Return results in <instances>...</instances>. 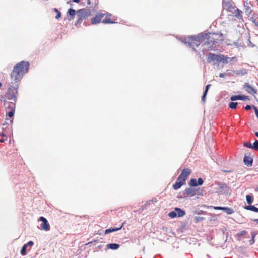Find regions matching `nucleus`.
Segmentation results:
<instances>
[{"label":"nucleus","instance_id":"nucleus-6","mask_svg":"<svg viewBox=\"0 0 258 258\" xmlns=\"http://www.w3.org/2000/svg\"><path fill=\"white\" fill-rule=\"evenodd\" d=\"M77 14L78 19L75 22V26L80 25L84 19L89 17L91 15V10L89 8H82L77 10Z\"/></svg>","mask_w":258,"mask_h":258},{"label":"nucleus","instance_id":"nucleus-49","mask_svg":"<svg viewBox=\"0 0 258 258\" xmlns=\"http://www.w3.org/2000/svg\"><path fill=\"white\" fill-rule=\"evenodd\" d=\"M253 109L255 112V114L257 118H258V109L257 108L254 106V105H252Z\"/></svg>","mask_w":258,"mask_h":258},{"label":"nucleus","instance_id":"nucleus-29","mask_svg":"<svg viewBox=\"0 0 258 258\" xmlns=\"http://www.w3.org/2000/svg\"><path fill=\"white\" fill-rule=\"evenodd\" d=\"M222 3L228 9H231L232 7L230 0H222Z\"/></svg>","mask_w":258,"mask_h":258},{"label":"nucleus","instance_id":"nucleus-64","mask_svg":"<svg viewBox=\"0 0 258 258\" xmlns=\"http://www.w3.org/2000/svg\"><path fill=\"white\" fill-rule=\"evenodd\" d=\"M252 221L253 222H256L257 223H258V219H253Z\"/></svg>","mask_w":258,"mask_h":258},{"label":"nucleus","instance_id":"nucleus-51","mask_svg":"<svg viewBox=\"0 0 258 258\" xmlns=\"http://www.w3.org/2000/svg\"><path fill=\"white\" fill-rule=\"evenodd\" d=\"M6 99H6V97H3V96L1 97V99H0L1 102H4V104L5 106H6V103H7Z\"/></svg>","mask_w":258,"mask_h":258},{"label":"nucleus","instance_id":"nucleus-26","mask_svg":"<svg viewBox=\"0 0 258 258\" xmlns=\"http://www.w3.org/2000/svg\"><path fill=\"white\" fill-rule=\"evenodd\" d=\"M28 247L27 245L26 244H24L20 250V253L22 256H25L27 254V248Z\"/></svg>","mask_w":258,"mask_h":258},{"label":"nucleus","instance_id":"nucleus-35","mask_svg":"<svg viewBox=\"0 0 258 258\" xmlns=\"http://www.w3.org/2000/svg\"><path fill=\"white\" fill-rule=\"evenodd\" d=\"M8 103L9 104L6 107L8 109H9L10 110H11L12 108L14 109V110L15 109L16 102H8Z\"/></svg>","mask_w":258,"mask_h":258},{"label":"nucleus","instance_id":"nucleus-13","mask_svg":"<svg viewBox=\"0 0 258 258\" xmlns=\"http://www.w3.org/2000/svg\"><path fill=\"white\" fill-rule=\"evenodd\" d=\"M124 224H125V222H123L119 227H110L109 228L106 229L104 231V234L105 235L111 233L112 232H116L118 230H120L123 227Z\"/></svg>","mask_w":258,"mask_h":258},{"label":"nucleus","instance_id":"nucleus-33","mask_svg":"<svg viewBox=\"0 0 258 258\" xmlns=\"http://www.w3.org/2000/svg\"><path fill=\"white\" fill-rule=\"evenodd\" d=\"M206 218L204 217L195 216L194 217V222L195 223H198L200 222L205 220Z\"/></svg>","mask_w":258,"mask_h":258},{"label":"nucleus","instance_id":"nucleus-23","mask_svg":"<svg viewBox=\"0 0 258 258\" xmlns=\"http://www.w3.org/2000/svg\"><path fill=\"white\" fill-rule=\"evenodd\" d=\"M183 185V183L176 181V182L173 184L172 186L174 190H177L180 188Z\"/></svg>","mask_w":258,"mask_h":258},{"label":"nucleus","instance_id":"nucleus-37","mask_svg":"<svg viewBox=\"0 0 258 258\" xmlns=\"http://www.w3.org/2000/svg\"><path fill=\"white\" fill-rule=\"evenodd\" d=\"M194 213L197 215H203L207 213L206 211H204L202 210L197 209L194 211Z\"/></svg>","mask_w":258,"mask_h":258},{"label":"nucleus","instance_id":"nucleus-32","mask_svg":"<svg viewBox=\"0 0 258 258\" xmlns=\"http://www.w3.org/2000/svg\"><path fill=\"white\" fill-rule=\"evenodd\" d=\"M235 72L237 75H240L241 76H244L247 73V71L245 69H242L240 70H237Z\"/></svg>","mask_w":258,"mask_h":258},{"label":"nucleus","instance_id":"nucleus-44","mask_svg":"<svg viewBox=\"0 0 258 258\" xmlns=\"http://www.w3.org/2000/svg\"><path fill=\"white\" fill-rule=\"evenodd\" d=\"M197 181L198 186L202 185L204 182V180L201 177L198 178V179H197Z\"/></svg>","mask_w":258,"mask_h":258},{"label":"nucleus","instance_id":"nucleus-43","mask_svg":"<svg viewBox=\"0 0 258 258\" xmlns=\"http://www.w3.org/2000/svg\"><path fill=\"white\" fill-rule=\"evenodd\" d=\"M197 190V194L199 196H203L204 190L203 189H201L200 188L198 187V188H196Z\"/></svg>","mask_w":258,"mask_h":258},{"label":"nucleus","instance_id":"nucleus-38","mask_svg":"<svg viewBox=\"0 0 258 258\" xmlns=\"http://www.w3.org/2000/svg\"><path fill=\"white\" fill-rule=\"evenodd\" d=\"M244 6L245 8V13L246 15H247L248 16L251 13L252 10L250 9V7L249 6H246L245 4H244Z\"/></svg>","mask_w":258,"mask_h":258},{"label":"nucleus","instance_id":"nucleus-47","mask_svg":"<svg viewBox=\"0 0 258 258\" xmlns=\"http://www.w3.org/2000/svg\"><path fill=\"white\" fill-rule=\"evenodd\" d=\"M234 72L233 70H227L226 73H227V75H228L229 76H233V74Z\"/></svg>","mask_w":258,"mask_h":258},{"label":"nucleus","instance_id":"nucleus-50","mask_svg":"<svg viewBox=\"0 0 258 258\" xmlns=\"http://www.w3.org/2000/svg\"><path fill=\"white\" fill-rule=\"evenodd\" d=\"M211 86V84H207L206 86H205V89H204V93H208V90L209 89V88Z\"/></svg>","mask_w":258,"mask_h":258},{"label":"nucleus","instance_id":"nucleus-17","mask_svg":"<svg viewBox=\"0 0 258 258\" xmlns=\"http://www.w3.org/2000/svg\"><path fill=\"white\" fill-rule=\"evenodd\" d=\"M191 170L189 168H184L181 170L180 175L186 179L188 176L191 174Z\"/></svg>","mask_w":258,"mask_h":258},{"label":"nucleus","instance_id":"nucleus-4","mask_svg":"<svg viewBox=\"0 0 258 258\" xmlns=\"http://www.w3.org/2000/svg\"><path fill=\"white\" fill-rule=\"evenodd\" d=\"M208 35L206 34V33H200L197 35H192L189 36V46L192 48V49L198 55H200V53L195 48L198 47L202 43V41H204L206 37Z\"/></svg>","mask_w":258,"mask_h":258},{"label":"nucleus","instance_id":"nucleus-2","mask_svg":"<svg viewBox=\"0 0 258 258\" xmlns=\"http://www.w3.org/2000/svg\"><path fill=\"white\" fill-rule=\"evenodd\" d=\"M206 34H208L206 37L207 41L201 46L204 55L209 50H214V47L213 45L217 42L216 40L223 41V34L221 32L212 33L208 32L206 33Z\"/></svg>","mask_w":258,"mask_h":258},{"label":"nucleus","instance_id":"nucleus-42","mask_svg":"<svg viewBox=\"0 0 258 258\" xmlns=\"http://www.w3.org/2000/svg\"><path fill=\"white\" fill-rule=\"evenodd\" d=\"M187 225V223L186 222H181V230L182 232H183V231L185 229Z\"/></svg>","mask_w":258,"mask_h":258},{"label":"nucleus","instance_id":"nucleus-62","mask_svg":"<svg viewBox=\"0 0 258 258\" xmlns=\"http://www.w3.org/2000/svg\"><path fill=\"white\" fill-rule=\"evenodd\" d=\"M73 2L76 3H79L80 2V0H72Z\"/></svg>","mask_w":258,"mask_h":258},{"label":"nucleus","instance_id":"nucleus-54","mask_svg":"<svg viewBox=\"0 0 258 258\" xmlns=\"http://www.w3.org/2000/svg\"><path fill=\"white\" fill-rule=\"evenodd\" d=\"M25 244L27 245L28 247H31L34 245V242L32 241H29L27 243Z\"/></svg>","mask_w":258,"mask_h":258},{"label":"nucleus","instance_id":"nucleus-46","mask_svg":"<svg viewBox=\"0 0 258 258\" xmlns=\"http://www.w3.org/2000/svg\"><path fill=\"white\" fill-rule=\"evenodd\" d=\"M189 37L187 38H184L183 39L181 40L182 42H183L185 44H188V45L189 46Z\"/></svg>","mask_w":258,"mask_h":258},{"label":"nucleus","instance_id":"nucleus-9","mask_svg":"<svg viewBox=\"0 0 258 258\" xmlns=\"http://www.w3.org/2000/svg\"><path fill=\"white\" fill-rule=\"evenodd\" d=\"M38 221L42 222L41 224L40 225L39 228L41 230H45L46 231H48L50 229V226L46 218L41 216L38 219Z\"/></svg>","mask_w":258,"mask_h":258},{"label":"nucleus","instance_id":"nucleus-28","mask_svg":"<svg viewBox=\"0 0 258 258\" xmlns=\"http://www.w3.org/2000/svg\"><path fill=\"white\" fill-rule=\"evenodd\" d=\"M238 105V103L237 102L231 101L228 104L229 107L231 109H235L236 108Z\"/></svg>","mask_w":258,"mask_h":258},{"label":"nucleus","instance_id":"nucleus-22","mask_svg":"<svg viewBox=\"0 0 258 258\" xmlns=\"http://www.w3.org/2000/svg\"><path fill=\"white\" fill-rule=\"evenodd\" d=\"M258 234V231H253L251 232V238L249 240V245H251L253 244L255 242V237Z\"/></svg>","mask_w":258,"mask_h":258},{"label":"nucleus","instance_id":"nucleus-41","mask_svg":"<svg viewBox=\"0 0 258 258\" xmlns=\"http://www.w3.org/2000/svg\"><path fill=\"white\" fill-rule=\"evenodd\" d=\"M243 146L252 149V144L250 142H246L244 143Z\"/></svg>","mask_w":258,"mask_h":258},{"label":"nucleus","instance_id":"nucleus-12","mask_svg":"<svg viewBox=\"0 0 258 258\" xmlns=\"http://www.w3.org/2000/svg\"><path fill=\"white\" fill-rule=\"evenodd\" d=\"M76 13L77 11L74 9L72 8H69L66 14L68 21H71L72 20L74 19Z\"/></svg>","mask_w":258,"mask_h":258},{"label":"nucleus","instance_id":"nucleus-24","mask_svg":"<svg viewBox=\"0 0 258 258\" xmlns=\"http://www.w3.org/2000/svg\"><path fill=\"white\" fill-rule=\"evenodd\" d=\"M247 233V231L246 230H242L238 233H237L236 235V237H237V240L238 241L241 240V237L244 235H245Z\"/></svg>","mask_w":258,"mask_h":258},{"label":"nucleus","instance_id":"nucleus-30","mask_svg":"<svg viewBox=\"0 0 258 258\" xmlns=\"http://www.w3.org/2000/svg\"><path fill=\"white\" fill-rule=\"evenodd\" d=\"M53 11L54 12H55L56 13V15L55 16V18L56 19L58 20L59 18H61L62 16L61 13L57 8H54Z\"/></svg>","mask_w":258,"mask_h":258},{"label":"nucleus","instance_id":"nucleus-14","mask_svg":"<svg viewBox=\"0 0 258 258\" xmlns=\"http://www.w3.org/2000/svg\"><path fill=\"white\" fill-rule=\"evenodd\" d=\"M244 88L249 94H256L257 90L251 86L248 83H245Z\"/></svg>","mask_w":258,"mask_h":258},{"label":"nucleus","instance_id":"nucleus-3","mask_svg":"<svg viewBox=\"0 0 258 258\" xmlns=\"http://www.w3.org/2000/svg\"><path fill=\"white\" fill-rule=\"evenodd\" d=\"M229 57L227 55L210 52L207 55V62L208 63H212L213 65L219 66L220 63L226 64L229 63Z\"/></svg>","mask_w":258,"mask_h":258},{"label":"nucleus","instance_id":"nucleus-36","mask_svg":"<svg viewBox=\"0 0 258 258\" xmlns=\"http://www.w3.org/2000/svg\"><path fill=\"white\" fill-rule=\"evenodd\" d=\"M186 180V179H185V178H184L183 177L179 175V176L177 177L176 181L180 182L181 183H183V184H185Z\"/></svg>","mask_w":258,"mask_h":258},{"label":"nucleus","instance_id":"nucleus-5","mask_svg":"<svg viewBox=\"0 0 258 258\" xmlns=\"http://www.w3.org/2000/svg\"><path fill=\"white\" fill-rule=\"evenodd\" d=\"M19 85L11 82V83L9 84L8 89L6 93L5 97L8 100H13L14 102H16L17 95L18 93V88Z\"/></svg>","mask_w":258,"mask_h":258},{"label":"nucleus","instance_id":"nucleus-10","mask_svg":"<svg viewBox=\"0 0 258 258\" xmlns=\"http://www.w3.org/2000/svg\"><path fill=\"white\" fill-rule=\"evenodd\" d=\"M248 154V153L245 154L243 157V163L246 166L251 167L252 166L253 159L252 157L249 156L250 153H249Z\"/></svg>","mask_w":258,"mask_h":258},{"label":"nucleus","instance_id":"nucleus-48","mask_svg":"<svg viewBox=\"0 0 258 258\" xmlns=\"http://www.w3.org/2000/svg\"><path fill=\"white\" fill-rule=\"evenodd\" d=\"M207 95V93H204V92L203 93V95H202V98H201L202 101H203L204 102H205Z\"/></svg>","mask_w":258,"mask_h":258},{"label":"nucleus","instance_id":"nucleus-45","mask_svg":"<svg viewBox=\"0 0 258 258\" xmlns=\"http://www.w3.org/2000/svg\"><path fill=\"white\" fill-rule=\"evenodd\" d=\"M157 202V199L156 198H153L151 200H149L147 203L145 205V206H147L150 204V202H152L153 203H156Z\"/></svg>","mask_w":258,"mask_h":258},{"label":"nucleus","instance_id":"nucleus-55","mask_svg":"<svg viewBox=\"0 0 258 258\" xmlns=\"http://www.w3.org/2000/svg\"><path fill=\"white\" fill-rule=\"evenodd\" d=\"M209 214L212 217V219L210 220V221L216 220V215L215 214L209 213Z\"/></svg>","mask_w":258,"mask_h":258},{"label":"nucleus","instance_id":"nucleus-53","mask_svg":"<svg viewBox=\"0 0 258 258\" xmlns=\"http://www.w3.org/2000/svg\"><path fill=\"white\" fill-rule=\"evenodd\" d=\"M245 109L246 110V111H249L251 109V108H253V106H252V105H247L245 106V107H244Z\"/></svg>","mask_w":258,"mask_h":258},{"label":"nucleus","instance_id":"nucleus-58","mask_svg":"<svg viewBox=\"0 0 258 258\" xmlns=\"http://www.w3.org/2000/svg\"><path fill=\"white\" fill-rule=\"evenodd\" d=\"M227 75V73H220L219 74V77L220 78H224Z\"/></svg>","mask_w":258,"mask_h":258},{"label":"nucleus","instance_id":"nucleus-7","mask_svg":"<svg viewBox=\"0 0 258 258\" xmlns=\"http://www.w3.org/2000/svg\"><path fill=\"white\" fill-rule=\"evenodd\" d=\"M218 186L217 192L219 194L225 195L226 196H230L232 192L231 187L223 182H217L215 183Z\"/></svg>","mask_w":258,"mask_h":258},{"label":"nucleus","instance_id":"nucleus-21","mask_svg":"<svg viewBox=\"0 0 258 258\" xmlns=\"http://www.w3.org/2000/svg\"><path fill=\"white\" fill-rule=\"evenodd\" d=\"M188 185L191 187H195L198 186L197 181L196 178H191L188 183Z\"/></svg>","mask_w":258,"mask_h":258},{"label":"nucleus","instance_id":"nucleus-27","mask_svg":"<svg viewBox=\"0 0 258 258\" xmlns=\"http://www.w3.org/2000/svg\"><path fill=\"white\" fill-rule=\"evenodd\" d=\"M242 11L239 10V9H237L235 10V16L237 17L238 19L240 20L242 19Z\"/></svg>","mask_w":258,"mask_h":258},{"label":"nucleus","instance_id":"nucleus-25","mask_svg":"<svg viewBox=\"0 0 258 258\" xmlns=\"http://www.w3.org/2000/svg\"><path fill=\"white\" fill-rule=\"evenodd\" d=\"M246 200L248 205L251 204L253 201V195L251 194L247 195L246 196Z\"/></svg>","mask_w":258,"mask_h":258},{"label":"nucleus","instance_id":"nucleus-1","mask_svg":"<svg viewBox=\"0 0 258 258\" xmlns=\"http://www.w3.org/2000/svg\"><path fill=\"white\" fill-rule=\"evenodd\" d=\"M30 63L28 61H21L14 66L10 77L14 83L19 85L24 75L29 72Z\"/></svg>","mask_w":258,"mask_h":258},{"label":"nucleus","instance_id":"nucleus-52","mask_svg":"<svg viewBox=\"0 0 258 258\" xmlns=\"http://www.w3.org/2000/svg\"><path fill=\"white\" fill-rule=\"evenodd\" d=\"M250 20H252V22L255 24V26H258V22L253 17H251Z\"/></svg>","mask_w":258,"mask_h":258},{"label":"nucleus","instance_id":"nucleus-40","mask_svg":"<svg viewBox=\"0 0 258 258\" xmlns=\"http://www.w3.org/2000/svg\"><path fill=\"white\" fill-rule=\"evenodd\" d=\"M14 113H15V110H14V109L12 108L11 110H10V111H9L7 113V114L9 117L12 118V117H14Z\"/></svg>","mask_w":258,"mask_h":258},{"label":"nucleus","instance_id":"nucleus-57","mask_svg":"<svg viewBox=\"0 0 258 258\" xmlns=\"http://www.w3.org/2000/svg\"><path fill=\"white\" fill-rule=\"evenodd\" d=\"M228 61H229H229H230V62H231V61L235 62V61H237V59H236L235 57H231V58L229 57V59H228Z\"/></svg>","mask_w":258,"mask_h":258},{"label":"nucleus","instance_id":"nucleus-20","mask_svg":"<svg viewBox=\"0 0 258 258\" xmlns=\"http://www.w3.org/2000/svg\"><path fill=\"white\" fill-rule=\"evenodd\" d=\"M222 211L228 215H231L234 213L233 209L228 207H224L223 208H222Z\"/></svg>","mask_w":258,"mask_h":258},{"label":"nucleus","instance_id":"nucleus-34","mask_svg":"<svg viewBox=\"0 0 258 258\" xmlns=\"http://www.w3.org/2000/svg\"><path fill=\"white\" fill-rule=\"evenodd\" d=\"M168 215L169 217H170L171 218H172V219L177 217L175 208H174V210L173 211L170 212L168 213Z\"/></svg>","mask_w":258,"mask_h":258},{"label":"nucleus","instance_id":"nucleus-16","mask_svg":"<svg viewBox=\"0 0 258 258\" xmlns=\"http://www.w3.org/2000/svg\"><path fill=\"white\" fill-rule=\"evenodd\" d=\"M120 244L116 243H109L106 245L105 250H107V249L115 250L118 249L120 247Z\"/></svg>","mask_w":258,"mask_h":258},{"label":"nucleus","instance_id":"nucleus-61","mask_svg":"<svg viewBox=\"0 0 258 258\" xmlns=\"http://www.w3.org/2000/svg\"><path fill=\"white\" fill-rule=\"evenodd\" d=\"M233 44H234L235 46H237V47H238V46H240V45H239L238 44V42H235L233 43Z\"/></svg>","mask_w":258,"mask_h":258},{"label":"nucleus","instance_id":"nucleus-31","mask_svg":"<svg viewBox=\"0 0 258 258\" xmlns=\"http://www.w3.org/2000/svg\"><path fill=\"white\" fill-rule=\"evenodd\" d=\"M202 207H205V208H213L214 210H222V208H223L224 207H222V206H206L205 205H203L202 206Z\"/></svg>","mask_w":258,"mask_h":258},{"label":"nucleus","instance_id":"nucleus-59","mask_svg":"<svg viewBox=\"0 0 258 258\" xmlns=\"http://www.w3.org/2000/svg\"><path fill=\"white\" fill-rule=\"evenodd\" d=\"M98 241V240H94L93 241H90L88 243H87V244H86V245H89L90 244H92V243L93 242H97Z\"/></svg>","mask_w":258,"mask_h":258},{"label":"nucleus","instance_id":"nucleus-19","mask_svg":"<svg viewBox=\"0 0 258 258\" xmlns=\"http://www.w3.org/2000/svg\"><path fill=\"white\" fill-rule=\"evenodd\" d=\"M244 208L247 210L258 213V208L256 207L254 205H252L251 204L249 205H245L244 207Z\"/></svg>","mask_w":258,"mask_h":258},{"label":"nucleus","instance_id":"nucleus-18","mask_svg":"<svg viewBox=\"0 0 258 258\" xmlns=\"http://www.w3.org/2000/svg\"><path fill=\"white\" fill-rule=\"evenodd\" d=\"M177 217H182L186 214L185 211L179 207H175Z\"/></svg>","mask_w":258,"mask_h":258},{"label":"nucleus","instance_id":"nucleus-39","mask_svg":"<svg viewBox=\"0 0 258 258\" xmlns=\"http://www.w3.org/2000/svg\"><path fill=\"white\" fill-rule=\"evenodd\" d=\"M252 149L255 151H258V140H255V141L252 144Z\"/></svg>","mask_w":258,"mask_h":258},{"label":"nucleus","instance_id":"nucleus-56","mask_svg":"<svg viewBox=\"0 0 258 258\" xmlns=\"http://www.w3.org/2000/svg\"><path fill=\"white\" fill-rule=\"evenodd\" d=\"M248 47H253L255 45L250 41V39H248V43L247 44Z\"/></svg>","mask_w":258,"mask_h":258},{"label":"nucleus","instance_id":"nucleus-11","mask_svg":"<svg viewBox=\"0 0 258 258\" xmlns=\"http://www.w3.org/2000/svg\"><path fill=\"white\" fill-rule=\"evenodd\" d=\"M230 100L232 101L236 100L247 101L249 100L248 96L242 94L232 95L230 97Z\"/></svg>","mask_w":258,"mask_h":258},{"label":"nucleus","instance_id":"nucleus-8","mask_svg":"<svg viewBox=\"0 0 258 258\" xmlns=\"http://www.w3.org/2000/svg\"><path fill=\"white\" fill-rule=\"evenodd\" d=\"M105 14L104 13H99L95 15V17L91 19V23L93 25H95L102 22L104 24H113L115 22L112 21L111 19L106 18L101 21V18L103 17Z\"/></svg>","mask_w":258,"mask_h":258},{"label":"nucleus","instance_id":"nucleus-15","mask_svg":"<svg viewBox=\"0 0 258 258\" xmlns=\"http://www.w3.org/2000/svg\"><path fill=\"white\" fill-rule=\"evenodd\" d=\"M197 190L196 189V188H192L191 187H187L183 191V194L184 195L193 197L197 194Z\"/></svg>","mask_w":258,"mask_h":258},{"label":"nucleus","instance_id":"nucleus-63","mask_svg":"<svg viewBox=\"0 0 258 258\" xmlns=\"http://www.w3.org/2000/svg\"><path fill=\"white\" fill-rule=\"evenodd\" d=\"M3 126H5V125H6V126H7V125H9V124H8V123H7V122H6V121H5V122L3 123Z\"/></svg>","mask_w":258,"mask_h":258},{"label":"nucleus","instance_id":"nucleus-60","mask_svg":"<svg viewBox=\"0 0 258 258\" xmlns=\"http://www.w3.org/2000/svg\"><path fill=\"white\" fill-rule=\"evenodd\" d=\"M221 171L223 173H231L232 172V170H227L224 169L221 170Z\"/></svg>","mask_w":258,"mask_h":258}]
</instances>
